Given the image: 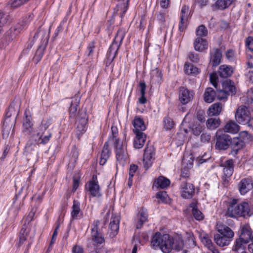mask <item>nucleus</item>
Listing matches in <instances>:
<instances>
[{
	"mask_svg": "<svg viewBox=\"0 0 253 253\" xmlns=\"http://www.w3.org/2000/svg\"><path fill=\"white\" fill-rule=\"evenodd\" d=\"M151 245L155 249L160 248L164 253H169L172 250H182L184 241L180 236L172 237L168 234L157 232L152 237Z\"/></svg>",
	"mask_w": 253,
	"mask_h": 253,
	"instance_id": "obj_1",
	"label": "nucleus"
},
{
	"mask_svg": "<svg viewBox=\"0 0 253 253\" xmlns=\"http://www.w3.org/2000/svg\"><path fill=\"white\" fill-rule=\"evenodd\" d=\"M245 105L241 106L238 108L235 113L236 121L241 124L247 125L250 118V111H253V88H251L246 96L241 98Z\"/></svg>",
	"mask_w": 253,
	"mask_h": 253,
	"instance_id": "obj_2",
	"label": "nucleus"
},
{
	"mask_svg": "<svg viewBox=\"0 0 253 253\" xmlns=\"http://www.w3.org/2000/svg\"><path fill=\"white\" fill-rule=\"evenodd\" d=\"M52 122V120L51 118L43 120L40 125L35 129L32 136V140L42 145L47 144L52 135L51 131L48 129Z\"/></svg>",
	"mask_w": 253,
	"mask_h": 253,
	"instance_id": "obj_3",
	"label": "nucleus"
},
{
	"mask_svg": "<svg viewBox=\"0 0 253 253\" xmlns=\"http://www.w3.org/2000/svg\"><path fill=\"white\" fill-rule=\"evenodd\" d=\"M216 230L218 233L214 236V240L216 244L220 247L229 245L234 236V231L224 224H217Z\"/></svg>",
	"mask_w": 253,
	"mask_h": 253,
	"instance_id": "obj_4",
	"label": "nucleus"
},
{
	"mask_svg": "<svg viewBox=\"0 0 253 253\" xmlns=\"http://www.w3.org/2000/svg\"><path fill=\"white\" fill-rule=\"evenodd\" d=\"M252 214V213L250 212L249 204L246 202L238 203L237 199H233L229 203L226 212V215L232 218H236L237 216L245 217Z\"/></svg>",
	"mask_w": 253,
	"mask_h": 253,
	"instance_id": "obj_5",
	"label": "nucleus"
},
{
	"mask_svg": "<svg viewBox=\"0 0 253 253\" xmlns=\"http://www.w3.org/2000/svg\"><path fill=\"white\" fill-rule=\"evenodd\" d=\"M125 33L122 30H119L115 37L113 42L110 45L107 54L106 66H109L116 56L118 51L122 44L125 37Z\"/></svg>",
	"mask_w": 253,
	"mask_h": 253,
	"instance_id": "obj_6",
	"label": "nucleus"
},
{
	"mask_svg": "<svg viewBox=\"0 0 253 253\" xmlns=\"http://www.w3.org/2000/svg\"><path fill=\"white\" fill-rule=\"evenodd\" d=\"M113 144L116 159V168L117 169L119 165L123 167L126 163L128 153L126 145L120 139H116Z\"/></svg>",
	"mask_w": 253,
	"mask_h": 253,
	"instance_id": "obj_7",
	"label": "nucleus"
},
{
	"mask_svg": "<svg viewBox=\"0 0 253 253\" xmlns=\"http://www.w3.org/2000/svg\"><path fill=\"white\" fill-rule=\"evenodd\" d=\"M40 33L42 35V38L41 43L39 46L34 57V60L37 61V62H39L42 57L44 51L46 47L49 38V34L48 33L47 34L46 31L40 27L35 33L34 36V39H37Z\"/></svg>",
	"mask_w": 253,
	"mask_h": 253,
	"instance_id": "obj_8",
	"label": "nucleus"
},
{
	"mask_svg": "<svg viewBox=\"0 0 253 253\" xmlns=\"http://www.w3.org/2000/svg\"><path fill=\"white\" fill-rule=\"evenodd\" d=\"M242 137H243L244 139H245V137H246L247 139L250 140H251L253 138L252 135L249 134L247 131H243L242 132L240 138L232 139V142L230 145L232 149L231 154L234 157H235L238 154L239 151L245 146V142L244 140L242 139Z\"/></svg>",
	"mask_w": 253,
	"mask_h": 253,
	"instance_id": "obj_9",
	"label": "nucleus"
},
{
	"mask_svg": "<svg viewBox=\"0 0 253 253\" xmlns=\"http://www.w3.org/2000/svg\"><path fill=\"white\" fill-rule=\"evenodd\" d=\"M99 220L94 221L91 226V237L88 241L91 240L94 243L93 246L95 245H101L105 242L104 234L102 230L99 228Z\"/></svg>",
	"mask_w": 253,
	"mask_h": 253,
	"instance_id": "obj_10",
	"label": "nucleus"
},
{
	"mask_svg": "<svg viewBox=\"0 0 253 253\" xmlns=\"http://www.w3.org/2000/svg\"><path fill=\"white\" fill-rule=\"evenodd\" d=\"M216 143L215 148L219 150H227L232 142V138L226 132L220 131L216 132L215 134Z\"/></svg>",
	"mask_w": 253,
	"mask_h": 253,
	"instance_id": "obj_11",
	"label": "nucleus"
},
{
	"mask_svg": "<svg viewBox=\"0 0 253 253\" xmlns=\"http://www.w3.org/2000/svg\"><path fill=\"white\" fill-rule=\"evenodd\" d=\"M20 111V104L18 101H13L9 105L7 111L5 114V119L3 124L7 125L9 123V118L13 116L14 120L12 122L11 126H15L17 118L19 115Z\"/></svg>",
	"mask_w": 253,
	"mask_h": 253,
	"instance_id": "obj_12",
	"label": "nucleus"
},
{
	"mask_svg": "<svg viewBox=\"0 0 253 253\" xmlns=\"http://www.w3.org/2000/svg\"><path fill=\"white\" fill-rule=\"evenodd\" d=\"M85 189L93 197L101 198L102 196L96 175H93L91 179L86 183Z\"/></svg>",
	"mask_w": 253,
	"mask_h": 253,
	"instance_id": "obj_13",
	"label": "nucleus"
},
{
	"mask_svg": "<svg viewBox=\"0 0 253 253\" xmlns=\"http://www.w3.org/2000/svg\"><path fill=\"white\" fill-rule=\"evenodd\" d=\"M155 155V149L153 145L148 143L143 155L144 167L146 169H148L151 166L152 160L154 159Z\"/></svg>",
	"mask_w": 253,
	"mask_h": 253,
	"instance_id": "obj_14",
	"label": "nucleus"
},
{
	"mask_svg": "<svg viewBox=\"0 0 253 253\" xmlns=\"http://www.w3.org/2000/svg\"><path fill=\"white\" fill-rule=\"evenodd\" d=\"M121 217L119 215L112 213L109 225L108 234L111 238L116 236L119 230V224Z\"/></svg>",
	"mask_w": 253,
	"mask_h": 253,
	"instance_id": "obj_15",
	"label": "nucleus"
},
{
	"mask_svg": "<svg viewBox=\"0 0 253 253\" xmlns=\"http://www.w3.org/2000/svg\"><path fill=\"white\" fill-rule=\"evenodd\" d=\"M237 188L241 195H245L253 189V180L251 177L243 178L238 183Z\"/></svg>",
	"mask_w": 253,
	"mask_h": 253,
	"instance_id": "obj_16",
	"label": "nucleus"
},
{
	"mask_svg": "<svg viewBox=\"0 0 253 253\" xmlns=\"http://www.w3.org/2000/svg\"><path fill=\"white\" fill-rule=\"evenodd\" d=\"M181 196L184 199H191L195 194V186L193 184L184 181L180 187Z\"/></svg>",
	"mask_w": 253,
	"mask_h": 253,
	"instance_id": "obj_17",
	"label": "nucleus"
},
{
	"mask_svg": "<svg viewBox=\"0 0 253 253\" xmlns=\"http://www.w3.org/2000/svg\"><path fill=\"white\" fill-rule=\"evenodd\" d=\"M236 92V87L234 82L230 80H226L222 83V89L219 90V93L223 94L221 98H227L228 95H233Z\"/></svg>",
	"mask_w": 253,
	"mask_h": 253,
	"instance_id": "obj_18",
	"label": "nucleus"
},
{
	"mask_svg": "<svg viewBox=\"0 0 253 253\" xmlns=\"http://www.w3.org/2000/svg\"><path fill=\"white\" fill-rule=\"evenodd\" d=\"M194 93L185 87H180L179 90V99L182 104H186L191 100Z\"/></svg>",
	"mask_w": 253,
	"mask_h": 253,
	"instance_id": "obj_19",
	"label": "nucleus"
},
{
	"mask_svg": "<svg viewBox=\"0 0 253 253\" xmlns=\"http://www.w3.org/2000/svg\"><path fill=\"white\" fill-rule=\"evenodd\" d=\"M222 53L220 49L213 48L210 52V62L212 67L217 66L221 62Z\"/></svg>",
	"mask_w": 253,
	"mask_h": 253,
	"instance_id": "obj_20",
	"label": "nucleus"
},
{
	"mask_svg": "<svg viewBox=\"0 0 253 253\" xmlns=\"http://www.w3.org/2000/svg\"><path fill=\"white\" fill-rule=\"evenodd\" d=\"M40 143H37L35 141L31 140V137L29 138L26 145L25 147V153L26 155L29 154L37 155L38 154V150L39 147Z\"/></svg>",
	"mask_w": 253,
	"mask_h": 253,
	"instance_id": "obj_21",
	"label": "nucleus"
},
{
	"mask_svg": "<svg viewBox=\"0 0 253 253\" xmlns=\"http://www.w3.org/2000/svg\"><path fill=\"white\" fill-rule=\"evenodd\" d=\"M81 98L79 95H75L72 98L69 108L70 118L75 119L77 117L78 107L80 103Z\"/></svg>",
	"mask_w": 253,
	"mask_h": 253,
	"instance_id": "obj_22",
	"label": "nucleus"
},
{
	"mask_svg": "<svg viewBox=\"0 0 253 253\" xmlns=\"http://www.w3.org/2000/svg\"><path fill=\"white\" fill-rule=\"evenodd\" d=\"M239 238L243 241H245L249 243L252 239L251 229L248 225H245L241 226L239 232Z\"/></svg>",
	"mask_w": 253,
	"mask_h": 253,
	"instance_id": "obj_23",
	"label": "nucleus"
},
{
	"mask_svg": "<svg viewBox=\"0 0 253 253\" xmlns=\"http://www.w3.org/2000/svg\"><path fill=\"white\" fill-rule=\"evenodd\" d=\"M194 49L198 52H203L208 49V43L206 40L201 37H197L193 42Z\"/></svg>",
	"mask_w": 253,
	"mask_h": 253,
	"instance_id": "obj_24",
	"label": "nucleus"
},
{
	"mask_svg": "<svg viewBox=\"0 0 253 253\" xmlns=\"http://www.w3.org/2000/svg\"><path fill=\"white\" fill-rule=\"evenodd\" d=\"M71 215L73 219H79L83 217V212L80 209V203L77 200L73 201Z\"/></svg>",
	"mask_w": 253,
	"mask_h": 253,
	"instance_id": "obj_25",
	"label": "nucleus"
},
{
	"mask_svg": "<svg viewBox=\"0 0 253 253\" xmlns=\"http://www.w3.org/2000/svg\"><path fill=\"white\" fill-rule=\"evenodd\" d=\"M188 7L186 5L182 7L181 10L180 21L179 22L178 29L180 32H183L186 28V22L188 19L187 13L188 12Z\"/></svg>",
	"mask_w": 253,
	"mask_h": 253,
	"instance_id": "obj_26",
	"label": "nucleus"
},
{
	"mask_svg": "<svg viewBox=\"0 0 253 253\" xmlns=\"http://www.w3.org/2000/svg\"><path fill=\"white\" fill-rule=\"evenodd\" d=\"M234 161L232 159H228L221 165L223 167V173L224 176L230 177L233 174L234 171Z\"/></svg>",
	"mask_w": 253,
	"mask_h": 253,
	"instance_id": "obj_27",
	"label": "nucleus"
},
{
	"mask_svg": "<svg viewBox=\"0 0 253 253\" xmlns=\"http://www.w3.org/2000/svg\"><path fill=\"white\" fill-rule=\"evenodd\" d=\"M136 136L134 139L133 145L136 149L141 148L146 141V135L143 132H134Z\"/></svg>",
	"mask_w": 253,
	"mask_h": 253,
	"instance_id": "obj_28",
	"label": "nucleus"
},
{
	"mask_svg": "<svg viewBox=\"0 0 253 253\" xmlns=\"http://www.w3.org/2000/svg\"><path fill=\"white\" fill-rule=\"evenodd\" d=\"M248 243V242L238 238L235 241L232 250L238 253H245L246 247Z\"/></svg>",
	"mask_w": 253,
	"mask_h": 253,
	"instance_id": "obj_29",
	"label": "nucleus"
},
{
	"mask_svg": "<svg viewBox=\"0 0 253 253\" xmlns=\"http://www.w3.org/2000/svg\"><path fill=\"white\" fill-rule=\"evenodd\" d=\"M233 70L231 66L222 65L219 66L218 74L221 78H226L232 75Z\"/></svg>",
	"mask_w": 253,
	"mask_h": 253,
	"instance_id": "obj_30",
	"label": "nucleus"
},
{
	"mask_svg": "<svg viewBox=\"0 0 253 253\" xmlns=\"http://www.w3.org/2000/svg\"><path fill=\"white\" fill-rule=\"evenodd\" d=\"M111 151L109 149V143L107 141L105 143L101 153L99 161V164L101 165H104L110 157Z\"/></svg>",
	"mask_w": 253,
	"mask_h": 253,
	"instance_id": "obj_31",
	"label": "nucleus"
},
{
	"mask_svg": "<svg viewBox=\"0 0 253 253\" xmlns=\"http://www.w3.org/2000/svg\"><path fill=\"white\" fill-rule=\"evenodd\" d=\"M132 124L134 127L133 130V132H142L146 128L143 120L139 117H135Z\"/></svg>",
	"mask_w": 253,
	"mask_h": 253,
	"instance_id": "obj_32",
	"label": "nucleus"
},
{
	"mask_svg": "<svg viewBox=\"0 0 253 253\" xmlns=\"http://www.w3.org/2000/svg\"><path fill=\"white\" fill-rule=\"evenodd\" d=\"M122 2V3L118 4L116 6V14H120V16L122 19L125 15L128 7L129 0H119Z\"/></svg>",
	"mask_w": 253,
	"mask_h": 253,
	"instance_id": "obj_33",
	"label": "nucleus"
},
{
	"mask_svg": "<svg viewBox=\"0 0 253 253\" xmlns=\"http://www.w3.org/2000/svg\"><path fill=\"white\" fill-rule=\"evenodd\" d=\"M216 95L217 92L212 88L208 87L204 94V100L207 103H211L213 101Z\"/></svg>",
	"mask_w": 253,
	"mask_h": 253,
	"instance_id": "obj_34",
	"label": "nucleus"
},
{
	"mask_svg": "<svg viewBox=\"0 0 253 253\" xmlns=\"http://www.w3.org/2000/svg\"><path fill=\"white\" fill-rule=\"evenodd\" d=\"M170 183V180L169 179L161 176L155 181L154 186L157 188L165 189L169 185Z\"/></svg>",
	"mask_w": 253,
	"mask_h": 253,
	"instance_id": "obj_35",
	"label": "nucleus"
},
{
	"mask_svg": "<svg viewBox=\"0 0 253 253\" xmlns=\"http://www.w3.org/2000/svg\"><path fill=\"white\" fill-rule=\"evenodd\" d=\"M222 110V104L216 102L211 106L208 109V115L210 116H217Z\"/></svg>",
	"mask_w": 253,
	"mask_h": 253,
	"instance_id": "obj_36",
	"label": "nucleus"
},
{
	"mask_svg": "<svg viewBox=\"0 0 253 253\" xmlns=\"http://www.w3.org/2000/svg\"><path fill=\"white\" fill-rule=\"evenodd\" d=\"M225 132L236 133L239 130V126L234 122L229 121L224 128Z\"/></svg>",
	"mask_w": 253,
	"mask_h": 253,
	"instance_id": "obj_37",
	"label": "nucleus"
},
{
	"mask_svg": "<svg viewBox=\"0 0 253 253\" xmlns=\"http://www.w3.org/2000/svg\"><path fill=\"white\" fill-rule=\"evenodd\" d=\"M87 122L79 121L76 129V135L79 139L80 137L84 133L86 130V125Z\"/></svg>",
	"mask_w": 253,
	"mask_h": 253,
	"instance_id": "obj_38",
	"label": "nucleus"
},
{
	"mask_svg": "<svg viewBox=\"0 0 253 253\" xmlns=\"http://www.w3.org/2000/svg\"><path fill=\"white\" fill-rule=\"evenodd\" d=\"M220 124V120L219 118H211L208 119L206 126L208 129L213 130L217 128Z\"/></svg>",
	"mask_w": 253,
	"mask_h": 253,
	"instance_id": "obj_39",
	"label": "nucleus"
},
{
	"mask_svg": "<svg viewBox=\"0 0 253 253\" xmlns=\"http://www.w3.org/2000/svg\"><path fill=\"white\" fill-rule=\"evenodd\" d=\"M236 0H217L215 4L219 9L224 10L229 7Z\"/></svg>",
	"mask_w": 253,
	"mask_h": 253,
	"instance_id": "obj_40",
	"label": "nucleus"
},
{
	"mask_svg": "<svg viewBox=\"0 0 253 253\" xmlns=\"http://www.w3.org/2000/svg\"><path fill=\"white\" fill-rule=\"evenodd\" d=\"M184 69L185 72L187 75H195L199 73V69L191 64L185 63Z\"/></svg>",
	"mask_w": 253,
	"mask_h": 253,
	"instance_id": "obj_41",
	"label": "nucleus"
},
{
	"mask_svg": "<svg viewBox=\"0 0 253 253\" xmlns=\"http://www.w3.org/2000/svg\"><path fill=\"white\" fill-rule=\"evenodd\" d=\"M148 215L147 213L143 210H141L139 214V220L136 224V228L140 229L143 223L147 220Z\"/></svg>",
	"mask_w": 253,
	"mask_h": 253,
	"instance_id": "obj_42",
	"label": "nucleus"
},
{
	"mask_svg": "<svg viewBox=\"0 0 253 253\" xmlns=\"http://www.w3.org/2000/svg\"><path fill=\"white\" fill-rule=\"evenodd\" d=\"M163 123L164 128L167 130L171 129L174 126L173 120L169 116H166L164 117L163 119Z\"/></svg>",
	"mask_w": 253,
	"mask_h": 253,
	"instance_id": "obj_43",
	"label": "nucleus"
},
{
	"mask_svg": "<svg viewBox=\"0 0 253 253\" xmlns=\"http://www.w3.org/2000/svg\"><path fill=\"white\" fill-rule=\"evenodd\" d=\"M35 129L33 127V125L23 126H22V132L24 135L28 136L29 138H32Z\"/></svg>",
	"mask_w": 253,
	"mask_h": 253,
	"instance_id": "obj_44",
	"label": "nucleus"
},
{
	"mask_svg": "<svg viewBox=\"0 0 253 253\" xmlns=\"http://www.w3.org/2000/svg\"><path fill=\"white\" fill-rule=\"evenodd\" d=\"M196 33L199 37H206L208 35V30L205 25H201L197 28Z\"/></svg>",
	"mask_w": 253,
	"mask_h": 253,
	"instance_id": "obj_45",
	"label": "nucleus"
},
{
	"mask_svg": "<svg viewBox=\"0 0 253 253\" xmlns=\"http://www.w3.org/2000/svg\"><path fill=\"white\" fill-rule=\"evenodd\" d=\"M76 118L78 119L79 121L83 122L84 121V122H88V116L85 109L79 110Z\"/></svg>",
	"mask_w": 253,
	"mask_h": 253,
	"instance_id": "obj_46",
	"label": "nucleus"
},
{
	"mask_svg": "<svg viewBox=\"0 0 253 253\" xmlns=\"http://www.w3.org/2000/svg\"><path fill=\"white\" fill-rule=\"evenodd\" d=\"M201 241L203 244L209 250L213 249V245L208 235H205L202 237Z\"/></svg>",
	"mask_w": 253,
	"mask_h": 253,
	"instance_id": "obj_47",
	"label": "nucleus"
},
{
	"mask_svg": "<svg viewBox=\"0 0 253 253\" xmlns=\"http://www.w3.org/2000/svg\"><path fill=\"white\" fill-rule=\"evenodd\" d=\"M26 125H33L32 118L30 112H28L27 110L24 112V117L23 119L22 126Z\"/></svg>",
	"mask_w": 253,
	"mask_h": 253,
	"instance_id": "obj_48",
	"label": "nucleus"
},
{
	"mask_svg": "<svg viewBox=\"0 0 253 253\" xmlns=\"http://www.w3.org/2000/svg\"><path fill=\"white\" fill-rule=\"evenodd\" d=\"M33 16L32 15H29L28 16H26L23 18L22 21L18 23V25H20L22 27V29L24 30L28 26L29 24L32 20Z\"/></svg>",
	"mask_w": 253,
	"mask_h": 253,
	"instance_id": "obj_49",
	"label": "nucleus"
},
{
	"mask_svg": "<svg viewBox=\"0 0 253 253\" xmlns=\"http://www.w3.org/2000/svg\"><path fill=\"white\" fill-rule=\"evenodd\" d=\"M29 0H10L8 4L13 8H17L24 3L28 1Z\"/></svg>",
	"mask_w": 253,
	"mask_h": 253,
	"instance_id": "obj_50",
	"label": "nucleus"
},
{
	"mask_svg": "<svg viewBox=\"0 0 253 253\" xmlns=\"http://www.w3.org/2000/svg\"><path fill=\"white\" fill-rule=\"evenodd\" d=\"M111 131L112 135L109 137L107 141H108V143L111 142H113L114 144L116 139H119V138H117L116 135L118 133V128L116 126H112L111 127Z\"/></svg>",
	"mask_w": 253,
	"mask_h": 253,
	"instance_id": "obj_51",
	"label": "nucleus"
},
{
	"mask_svg": "<svg viewBox=\"0 0 253 253\" xmlns=\"http://www.w3.org/2000/svg\"><path fill=\"white\" fill-rule=\"evenodd\" d=\"M9 16L0 10V26L7 23L9 20Z\"/></svg>",
	"mask_w": 253,
	"mask_h": 253,
	"instance_id": "obj_52",
	"label": "nucleus"
},
{
	"mask_svg": "<svg viewBox=\"0 0 253 253\" xmlns=\"http://www.w3.org/2000/svg\"><path fill=\"white\" fill-rule=\"evenodd\" d=\"M211 135L210 133L203 131L201 135L200 140L202 143H209L211 140Z\"/></svg>",
	"mask_w": 253,
	"mask_h": 253,
	"instance_id": "obj_53",
	"label": "nucleus"
},
{
	"mask_svg": "<svg viewBox=\"0 0 253 253\" xmlns=\"http://www.w3.org/2000/svg\"><path fill=\"white\" fill-rule=\"evenodd\" d=\"M188 59L193 62L198 63L200 60L199 54L190 51L188 54Z\"/></svg>",
	"mask_w": 253,
	"mask_h": 253,
	"instance_id": "obj_54",
	"label": "nucleus"
},
{
	"mask_svg": "<svg viewBox=\"0 0 253 253\" xmlns=\"http://www.w3.org/2000/svg\"><path fill=\"white\" fill-rule=\"evenodd\" d=\"M138 169V166L134 164H131L129 167L128 182L132 181V177Z\"/></svg>",
	"mask_w": 253,
	"mask_h": 253,
	"instance_id": "obj_55",
	"label": "nucleus"
},
{
	"mask_svg": "<svg viewBox=\"0 0 253 253\" xmlns=\"http://www.w3.org/2000/svg\"><path fill=\"white\" fill-rule=\"evenodd\" d=\"M204 128L200 125H196L193 126L192 133L194 135L199 136L204 131Z\"/></svg>",
	"mask_w": 253,
	"mask_h": 253,
	"instance_id": "obj_56",
	"label": "nucleus"
},
{
	"mask_svg": "<svg viewBox=\"0 0 253 253\" xmlns=\"http://www.w3.org/2000/svg\"><path fill=\"white\" fill-rule=\"evenodd\" d=\"M192 213L196 220H201L204 219L203 214L198 209H194V211H192Z\"/></svg>",
	"mask_w": 253,
	"mask_h": 253,
	"instance_id": "obj_57",
	"label": "nucleus"
},
{
	"mask_svg": "<svg viewBox=\"0 0 253 253\" xmlns=\"http://www.w3.org/2000/svg\"><path fill=\"white\" fill-rule=\"evenodd\" d=\"M196 117L201 122H204L206 121L205 112L203 110H199L197 112Z\"/></svg>",
	"mask_w": 253,
	"mask_h": 253,
	"instance_id": "obj_58",
	"label": "nucleus"
},
{
	"mask_svg": "<svg viewBox=\"0 0 253 253\" xmlns=\"http://www.w3.org/2000/svg\"><path fill=\"white\" fill-rule=\"evenodd\" d=\"M156 197L161 199L163 202H166L168 198V195L165 191H159L156 194Z\"/></svg>",
	"mask_w": 253,
	"mask_h": 253,
	"instance_id": "obj_59",
	"label": "nucleus"
},
{
	"mask_svg": "<svg viewBox=\"0 0 253 253\" xmlns=\"http://www.w3.org/2000/svg\"><path fill=\"white\" fill-rule=\"evenodd\" d=\"M166 14V12L165 11H161L156 14L157 19L159 21L160 23H164L165 22Z\"/></svg>",
	"mask_w": 253,
	"mask_h": 253,
	"instance_id": "obj_60",
	"label": "nucleus"
},
{
	"mask_svg": "<svg viewBox=\"0 0 253 253\" xmlns=\"http://www.w3.org/2000/svg\"><path fill=\"white\" fill-rule=\"evenodd\" d=\"M226 58L230 61H233L235 60V52L232 49H228L226 52Z\"/></svg>",
	"mask_w": 253,
	"mask_h": 253,
	"instance_id": "obj_61",
	"label": "nucleus"
},
{
	"mask_svg": "<svg viewBox=\"0 0 253 253\" xmlns=\"http://www.w3.org/2000/svg\"><path fill=\"white\" fill-rule=\"evenodd\" d=\"M16 37L17 36L10 29L6 33V38L9 42L13 41Z\"/></svg>",
	"mask_w": 253,
	"mask_h": 253,
	"instance_id": "obj_62",
	"label": "nucleus"
},
{
	"mask_svg": "<svg viewBox=\"0 0 253 253\" xmlns=\"http://www.w3.org/2000/svg\"><path fill=\"white\" fill-rule=\"evenodd\" d=\"M190 175V171L188 167H184L181 169V178H188Z\"/></svg>",
	"mask_w": 253,
	"mask_h": 253,
	"instance_id": "obj_63",
	"label": "nucleus"
},
{
	"mask_svg": "<svg viewBox=\"0 0 253 253\" xmlns=\"http://www.w3.org/2000/svg\"><path fill=\"white\" fill-rule=\"evenodd\" d=\"M246 44L250 50L253 51V38L248 37L246 39Z\"/></svg>",
	"mask_w": 253,
	"mask_h": 253,
	"instance_id": "obj_64",
	"label": "nucleus"
}]
</instances>
